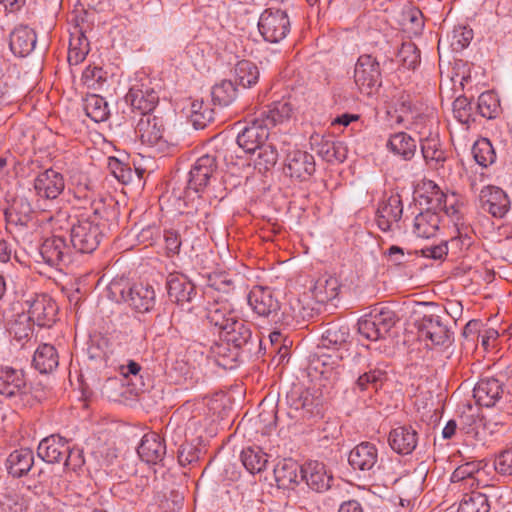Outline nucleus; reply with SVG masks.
<instances>
[{
  "label": "nucleus",
  "mask_w": 512,
  "mask_h": 512,
  "mask_svg": "<svg viewBox=\"0 0 512 512\" xmlns=\"http://www.w3.org/2000/svg\"><path fill=\"white\" fill-rule=\"evenodd\" d=\"M253 159L254 167L260 173L271 170L278 161V151L274 144L266 142L257 148Z\"/></svg>",
  "instance_id": "41"
},
{
  "label": "nucleus",
  "mask_w": 512,
  "mask_h": 512,
  "mask_svg": "<svg viewBox=\"0 0 512 512\" xmlns=\"http://www.w3.org/2000/svg\"><path fill=\"white\" fill-rule=\"evenodd\" d=\"M33 187L39 198L54 200L64 191L65 180L60 172L49 168L35 177Z\"/></svg>",
  "instance_id": "19"
},
{
  "label": "nucleus",
  "mask_w": 512,
  "mask_h": 512,
  "mask_svg": "<svg viewBox=\"0 0 512 512\" xmlns=\"http://www.w3.org/2000/svg\"><path fill=\"white\" fill-rule=\"evenodd\" d=\"M119 292L122 300L136 312L148 313L155 306L156 293L153 286L148 283H134Z\"/></svg>",
  "instance_id": "13"
},
{
  "label": "nucleus",
  "mask_w": 512,
  "mask_h": 512,
  "mask_svg": "<svg viewBox=\"0 0 512 512\" xmlns=\"http://www.w3.org/2000/svg\"><path fill=\"white\" fill-rule=\"evenodd\" d=\"M349 337L348 326L338 323L328 324L321 335L318 349H333L334 352H341V349L347 345Z\"/></svg>",
  "instance_id": "31"
},
{
  "label": "nucleus",
  "mask_w": 512,
  "mask_h": 512,
  "mask_svg": "<svg viewBox=\"0 0 512 512\" xmlns=\"http://www.w3.org/2000/svg\"><path fill=\"white\" fill-rule=\"evenodd\" d=\"M354 81L361 93L372 95L382 84L380 64L370 54L360 55L354 69Z\"/></svg>",
  "instance_id": "6"
},
{
  "label": "nucleus",
  "mask_w": 512,
  "mask_h": 512,
  "mask_svg": "<svg viewBox=\"0 0 512 512\" xmlns=\"http://www.w3.org/2000/svg\"><path fill=\"white\" fill-rule=\"evenodd\" d=\"M439 215L430 206L426 211L419 213L413 223V232L421 238L434 236L439 229Z\"/></svg>",
  "instance_id": "36"
},
{
  "label": "nucleus",
  "mask_w": 512,
  "mask_h": 512,
  "mask_svg": "<svg viewBox=\"0 0 512 512\" xmlns=\"http://www.w3.org/2000/svg\"><path fill=\"white\" fill-rule=\"evenodd\" d=\"M69 441L53 434L42 439L37 447L38 456L47 463H60L68 453Z\"/></svg>",
  "instance_id": "25"
},
{
  "label": "nucleus",
  "mask_w": 512,
  "mask_h": 512,
  "mask_svg": "<svg viewBox=\"0 0 512 512\" xmlns=\"http://www.w3.org/2000/svg\"><path fill=\"white\" fill-rule=\"evenodd\" d=\"M0 395L18 408L32 405L31 386L23 369L0 366Z\"/></svg>",
  "instance_id": "3"
},
{
  "label": "nucleus",
  "mask_w": 512,
  "mask_h": 512,
  "mask_svg": "<svg viewBox=\"0 0 512 512\" xmlns=\"http://www.w3.org/2000/svg\"><path fill=\"white\" fill-rule=\"evenodd\" d=\"M206 318L211 325L218 328L221 338L232 346L235 353L233 359L238 357V351L252 345L251 325L239 317V313L227 300H217L207 307Z\"/></svg>",
  "instance_id": "1"
},
{
  "label": "nucleus",
  "mask_w": 512,
  "mask_h": 512,
  "mask_svg": "<svg viewBox=\"0 0 512 512\" xmlns=\"http://www.w3.org/2000/svg\"><path fill=\"white\" fill-rule=\"evenodd\" d=\"M108 169L112 175L121 183L127 184L133 180L134 172L131 167L115 157L108 158Z\"/></svg>",
  "instance_id": "56"
},
{
  "label": "nucleus",
  "mask_w": 512,
  "mask_h": 512,
  "mask_svg": "<svg viewBox=\"0 0 512 512\" xmlns=\"http://www.w3.org/2000/svg\"><path fill=\"white\" fill-rule=\"evenodd\" d=\"M214 119V111L203 100H195L191 103L190 121L195 129H203Z\"/></svg>",
  "instance_id": "47"
},
{
  "label": "nucleus",
  "mask_w": 512,
  "mask_h": 512,
  "mask_svg": "<svg viewBox=\"0 0 512 512\" xmlns=\"http://www.w3.org/2000/svg\"><path fill=\"white\" fill-rule=\"evenodd\" d=\"M477 109L482 117L495 118L499 110V100L493 92H484L478 97Z\"/></svg>",
  "instance_id": "54"
},
{
  "label": "nucleus",
  "mask_w": 512,
  "mask_h": 512,
  "mask_svg": "<svg viewBox=\"0 0 512 512\" xmlns=\"http://www.w3.org/2000/svg\"><path fill=\"white\" fill-rule=\"evenodd\" d=\"M385 379V371L378 368L371 369L358 377L355 382V388L359 389L360 391H366L370 387L377 390L382 386Z\"/></svg>",
  "instance_id": "52"
},
{
  "label": "nucleus",
  "mask_w": 512,
  "mask_h": 512,
  "mask_svg": "<svg viewBox=\"0 0 512 512\" xmlns=\"http://www.w3.org/2000/svg\"><path fill=\"white\" fill-rule=\"evenodd\" d=\"M72 248L62 236L46 238L39 247L42 260L51 267H59L71 262Z\"/></svg>",
  "instance_id": "16"
},
{
  "label": "nucleus",
  "mask_w": 512,
  "mask_h": 512,
  "mask_svg": "<svg viewBox=\"0 0 512 512\" xmlns=\"http://www.w3.org/2000/svg\"><path fill=\"white\" fill-rule=\"evenodd\" d=\"M178 462L181 466L185 467L192 464L199 459L198 449L191 443H183L177 451Z\"/></svg>",
  "instance_id": "61"
},
{
  "label": "nucleus",
  "mask_w": 512,
  "mask_h": 512,
  "mask_svg": "<svg viewBox=\"0 0 512 512\" xmlns=\"http://www.w3.org/2000/svg\"><path fill=\"white\" fill-rule=\"evenodd\" d=\"M388 443L398 454H411L418 444V432L412 426L395 427L389 433Z\"/></svg>",
  "instance_id": "26"
},
{
  "label": "nucleus",
  "mask_w": 512,
  "mask_h": 512,
  "mask_svg": "<svg viewBox=\"0 0 512 512\" xmlns=\"http://www.w3.org/2000/svg\"><path fill=\"white\" fill-rule=\"evenodd\" d=\"M340 290V283L336 277L323 275L319 277L310 288L313 298L321 304L335 299Z\"/></svg>",
  "instance_id": "35"
},
{
  "label": "nucleus",
  "mask_w": 512,
  "mask_h": 512,
  "mask_svg": "<svg viewBox=\"0 0 512 512\" xmlns=\"http://www.w3.org/2000/svg\"><path fill=\"white\" fill-rule=\"evenodd\" d=\"M446 314H424L416 323L420 337L429 340L432 345L449 346L453 341L454 332L449 327Z\"/></svg>",
  "instance_id": "5"
},
{
  "label": "nucleus",
  "mask_w": 512,
  "mask_h": 512,
  "mask_svg": "<svg viewBox=\"0 0 512 512\" xmlns=\"http://www.w3.org/2000/svg\"><path fill=\"white\" fill-rule=\"evenodd\" d=\"M479 423L480 420L474 413H472L471 408H469L468 413H463L460 416V430L466 434L476 435Z\"/></svg>",
  "instance_id": "64"
},
{
  "label": "nucleus",
  "mask_w": 512,
  "mask_h": 512,
  "mask_svg": "<svg viewBox=\"0 0 512 512\" xmlns=\"http://www.w3.org/2000/svg\"><path fill=\"white\" fill-rule=\"evenodd\" d=\"M398 58L404 68L414 70L421 61L420 50L412 42L403 43L399 49Z\"/></svg>",
  "instance_id": "53"
},
{
  "label": "nucleus",
  "mask_w": 512,
  "mask_h": 512,
  "mask_svg": "<svg viewBox=\"0 0 512 512\" xmlns=\"http://www.w3.org/2000/svg\"><path fill=\"white\" fill-rule=\"evenodd\" d=\"M270 128L258 115L245 122L238 132L237 144L246 153H255L257 148L268 141Z\"/></svg>",
  "instance_id": "10"
},
{
  "label": "nucleus",
  "mask_w": 512,
  "mask_h": 512,
  "mask_svg": "<svg viewBox=\"0 0 512 512\" xmlns=\"http://www.w3.org/2000/svg\"><path fill=\"white\" fill-rule=\"evenodd\" d=\"M426 185L431 190L430 196L427 197V202L431 205L433 210L443 211L447 216L459 220L461 205L457 195L455 193L449 195L445 194L433 181H429Z\"/></svg>",
  "instance_id": "24"
},
{
  "label": "nucleus",
  "mask_w": 512,
  "mask_h": 512,
  "mask_svg": "<svg viewBox=\"0 0 512 512\" xmlns=\"http://www.w3.org/2000/svg\"><path fill=\"white\" fill-rule=\"evenodd\" d=\"M98 208L81 211L76 216L70 234V246L79 253L89 254L97 249L102 239Z\"/></svg>",
  "instance_id": "2"
},
{
  "label": "nucleus",
  "mask_w": 512,
  "mask_h": 512,
  "mask_svg": "<svg viewBox=\"0 0 512 512\" xmlns=\"http://www.w3.org/2000/svg\"><path fill=\"white\" fill-rule=\"evenodd\" d=\"M217 168L216 158L211 155L199 157L189 172V179L186 193L189 196L191 192L201 193L207 187L210 179Z\"/></svg>",
  "instance_id": "15"
},
{
  "label": "nucleus",
  "mask_w": 512,
  "mask_h": 512,
  "mask_svg": "<svg viewBox=\"0 0 512 512\" xmlns=\"http://www.w3.org/2000/svg\"><path fill=\"white\" fill-rule=\"evenodd\" d=\"M421 153L427 165L433 169L443 167L447 159L446 151L442 148L438 134L429 135L420 139Z\"/></svg>",
  "instance_id": "29"
},
{
  "label": "nucleus",
  "mask_w": 512,
  "mask_h": 512,
  "mask_svg": "<svg viewBox=\"0 0 512 512\" xmlns=\"http://www.w3.org/2000/svg\"><path fill=\"white\" fill-rule=\"evenodd\" d=\"M301 466L293 459H282L274 467L275 481L280 488L299 483Z\"/></svg>",
  "instance_id": "34"
},
{
  "label": "nucleus",
  "mask_w": 512,
  "mask_h": 512,
  "mask_svg": "<svg viewBox=\"0 0 512 512\" xmlns=\"http://www.w3.org/2000/svg\"><path fill=\"white\" fill-rule=\"evenodd\" d=\"M237 91L231 80H223L212 88V100L219 106H228L236 99Z\"/></svg>",
  "instance_id": "46"
},
{
  "label": "nucleus",
  "mask_w": 512,
  "mask_h": 512,
  "mask_svg": "<svg viewBox=\"0 0 512 512\" xmlns=\"http://www.w3.org/2000/svg\"><path fill=\"white\" fill-rule=\"evenodd\" d=\"M34 464V454L30 449H18L10 453L6 461L8 473L14 478L26 475Z\"/></svg>",
  "instance_id": "33"
},
{
  "label": "nucleus",
  "mask_w": 512,
  "mask_h": 512,
  "mask_svg": "<svg viewBox=\"0 0 512 512\" xmlns=\"http://www.w3.org/2000/svg\"><path fill=\"white\" fill-rule=\"evenodd\" d=\"M80 211H76L71 215L67 210H58L49 217L52 228L54 231H67L69 235L72 231V226L76 221V216Z\"/></svg>",
  "instance_id": "55"
},
{
  "label": "nucleus",
  "mask_w": 512,
  "mask_h": 512,
  "mask_svg": "<svg viewBox=\"0 0 512 512\" xmlns=\"http://www.w3.org/2000/svg\"><path fill=\"white\" fill-rule=\"evenodd\" d=\"M416 141L406 132H398L390 136L387 149L403 160H411L416 152Z\"/></svg>",
  "instance_id": "37"
},
{
  "label": "nucleus",
  "mask_w": 512,
  "mask_h": 512,
  "mask_svg": "<svg viewBox=\"0 0 512 512\" xmlns=\"http://www.w3.org/2000/svg\"><path fill=\"white\" fill-rule=\"evenodd\" d=\"M258 30L265 41L279 43L290 32L289 17L283 10L265 9L259 17Z\"/></svg>",
  "instance_id": "7"
},
{
  "label": "nucleus",
  "mask_w": 512,
  "mask_h": 512,
  "mask_svg": "<svg viewBox=\"0 0 512 512\" xmlns=\"http://www.w3.org/2000/svg\"><path fill=\"white\" fill-rule=\"evenodd\" d=\"M84 110L86 115L97 123L106 121L109 116L107 102L103 97L95 94L86 97Z\"/></svg>",
  "instance_id": "43"
},
{
  "label": "nucleus",
  "mask_w": 512,
  "mask_h": 512,
  "mask_svg": "<svg viewBox=\"0 0 512 512\" xmlns=\"http://www.w3.org/2000/svg\"><path fill=\"white\" fill-rule=\"evenodd\" d=\"M36 45V34L28 26H19L10 35V49L18 56L28 55Z\"/></svg>",
  "instance_id": "32"
},
{
  "label": "nucleus",
  "mask_w": 512,
  "mask_h": 512,
  "mask_svg": "<svg viewBox=\"0 0 512 512\" xmlns=\"http://www.w3.org/2000/svg\"><path fill=\"white\" fill-rule=\"evenodd\" d=\"M247 301L251 309L259 317L275 320L280 311V302L274 296V292L269 287L254 286L248 296Z\"/></svg>",
  "instance_id": "11"
},
{
  "label": "nucleus",
  "mask_w": 512,
  "mask_h": 512,
  "mask_svg": "<svg viewBox=\"0 0 512 512\" xmlns=\"http://www.w3.org/2000/svg\"><path fill=\"white\" fill-rule=\"evenodd\" d=\"M59 364V356L54 346L40 345L33 356V365L42 374L52 372Z\"/></svg>",
  "instance_id": "38"
},
{
  "label": "nucleus",
  "mask_w": 512,
  "mask_h": 512,
  "mask_svg": "<svg viewBox=\"0 0 512 512\" xmlns=\"http://www.w3.org/2000/svg\"><path fill=\"white\" fill-rule=\"evenodd\" d=\"M480 207L495 218H503L510 208L506 193L495 186H485L479 194Z\"/></svg>",
  "instance_id": "21"
},
{
  "label": "nucleus",
  "mask_w": 512,
  "mask_h": 512,
  "mask_svg": "<svg viewBox=\"0 0 512 512\" xmlns=\"http://www.w3.org/2000/svg\"><path fill=\"white\" fill-rule=\"evenodd\" d=\"M72 193L74 199L79 204V209L76 211L94 208L93 202L95 194L87 177H84L78 183L74 184Z\"/></svg>",
  "instance_id": "45"
},
{
  "label": "nucleus",
  "mask_w": 512,
  "mask_h": 512,
  "mask_svg": "<svg viewBox=\"0 0 512 512\" xmlns=\"http://www.w3.org/2000/svg\"><path fill=\"white\" fill-rule=\"evenodd\" d=\"M90 51V43L84 33L79 30L71 34L68 62L71 65H78L83 62Z\"/></svg>",
  "instance_id": "40"
},
{
  "label": "nucleus",
  "mask_w": 512,
  "mask_h": 512,
  "mask_svg": "<svg viewBox=\"0 0 512 512\" xmlns=\"http://www.w3.org/2000/svg\"><path fill=\"white\" fill-rule=\"evenodd\" d=\"M164 130L163 119L150 113L140 117L135 133L143 144L154 147L162 146L165 143L163 139Z\"/></svg>",
  "instance_id": "17"
},
{
  "label": "nucleus",
  "mask_w": 512,
  "mask_h": 512,
  "mask_svg": "<svg viewBox=\"0 0 512 512\" xmlns=\"http://www.w3.org/2000/svg\"><path fill=\"white\" fill-rule=\"evenodd\" d=\"M243 466L251 474L263 472L268 465V455L258 446H249L240 455Z\"/></svg>",
  "instance_id": "39"
},
{
  "label": "nucleus",
  "mask_w": 512,
  "mask_h": 512,
  "mask_svg": "<svg viewBox=\"0 0 512 512\" xmlns=\"http://www.w3.org/2000/svg\"><path fill=\"white\" fill-rule=\"evenodd\" d=\"M342 352L327 354L324 350L318 349L310 360V369L319 373L324 379L335 381L341 369Z\"/></svg>",
  "instance_id": "22"
},
{
  "label": "nucleus",
  "mask_w": 512,
  "mask_h": 512,
  "mask_svg": "<svg viewBox=\"0 0 512 512\" xmlns=\"http://www.w3.org/2000/svg\"><path fill=\"white\" fill-rule=\"evenodd\" d=\"M62 461H64V467L66 470L78 472L85 463L83 451L69 446L68 453H66L65 458Z\"/></svg>",
  "instance_id": "62"
},
{
  "label": "nucleus",
  "mask_w": 512,
  "mask_h": 512,
  "mask_svg": "<svg viewBox=\"0 0 512 512\" xmlns=\"http://www.w3.org/2000/svg\"><path fill=\"white\" fill-rule=\"evenodd\" d=\"M125 100L133 110H138L142 116L153 112L159 102V95L150 79L144 78L131 86Z\"/></svg>",
  "instance_id": "9"
},
{
  "label": "nucleus",
  "mask_w": 512,
  "mask_h": 512,
  "mask_svg": "<svg viewBox=\"0 0 512 512\" xmlns=\"http://www.w3.org/2000/svg\"><path fill=\"white\" fill-rule=\"evenodd\" d=\"M314 156L306 151L294 149L287 153L284 160L283 172L291 179L308 180L315 172Z\"/></svg>",
  "instance_id": "12"
},
{
  "label": "nucleus",
  "mask_w": 512,
  "mask_h": 512,
  "mask_svg": "<svg viewBox=\"0 0 512 512\" xmlns=\"http://www.w3.org/2000/svg\"><path fill=\"white\" fill-rule=\"evenodd\" d=\"M458 512H490L487 495L476 491L464 494Z\"/></svg>",
  "instance_id": "44"
},
{
  "label": "nucleus",
  "mask_w": 512,
  "mask_h": 512,
  "mask_svg": "<svg viewBox=\"0 0 512 512\" xmlns=\"http://www.w3.org/2000/svg\"><path fill=\"white\" fill-rule=\"evenodd\" d=\"M137 453L147 464H158L166 455V445L158 434L148 433L142 437Z\"/></svg>",
  "instance_id": "27"
},
{
  "label": "nucleus",
  "mask_w": 512,
  "mask_h": 512,
  "mask_svg": "<svg viewBox=\"0 0 512 512\" xmlns=\"http://www.w3.org/2000/svg\"><path fill=\"white\" fill-rule=\"evenodd\" d=\"M399 321L396 312L389 306L376 305L358 321V332L368 340L384 338Z\"/></svg>",
  "instance_id": "4"
},
{
  "label": "nucleus",
  "mask_w": 512,
  "mask_h": 512,
  "mask_svg": "<svg viewBox=\"0 0 512 512\" xmlns=\"http://www.w3.org/2000/svg\"><path fill=\"white\" fill-rule=\"evenodd\" d=\"M403 21L407 29L416 35L421 33L424 27L422 12L415 7H410L404 11Z\"/></svg>",
  "instance_id": "58"
},
{
  "label": "nucleus",
  "mask_w": 512,
  "mask_h": 512,
  "mask_svg": "<svg viewBox=\"0 0 512 512\" xmlns=\"http://www.w3.org/2000/svg\"><path fill=\"white\" fill-rule=\"evenodd\" d=\"M402 214L403 204L401 196L397 193L391 194L379 203L376 211V224L383 232L399 230Z\"/></svg>",
  "instance_id": "14"
},
{
  "label": "nucleus",
  "mask_w": 512,
  "mask_h": 512,
  "mask_svg": "<svg viewBox=\"0 0 512 512\" xmlns=\"http://www.w3.org/2000/svg\"><path fill=\"white\" fill-rule=\"evenodd\" d=\"M349 465L354 470L375 473L380 468L378 449L371 442H361L348 455Z\"/></svg>",
  "instance_id": "18"
},
{
  "label": "nucleus",
  "mask_w": 512,
  "mask_h": 512,
  "mask_svg": "<svg viewBox=\"0 0 512 512\" xmlns=\"http://www.w3.org/2000/svg\"><path fill=\"white\" fill-rule=\"evenodd\" d=\"M296 410L301 411L303 419H311L320 415L319 402L309 391H304L294 400Z\"/></svg>",
  "instance_id": "50"
},
{
  "label": "nucleus",
  "mask_w": 512,
  "mask_h": 512,
  "mask_svg": "<svg viewBox=\"0 0 512 512\" xmlns=\"http://www.w3.org/2000/svg\"><path fill=\"white\" fill-rule=\"evenodd\" d=\"M27 502L15 490H7L0 498V512H25Z\"/></svg>",
  "instance_id": "51"
},
{
  "label": "nucleus",
  "mask_w": 512,
  "mask_h": 512,
  "mask_svg": "<svg viewBox=\"0 0 512 512\" xmlns=\"http://www.w3.org/2000/svg\"><path fill=\"white\" fill-rule=\"evenodd\" d=\"M494 468L503 476H512V448L499 453L494 460Z\"/></svg>",
  "instance_id": "60"
},
{
  "label": "nucleus",
  "mask_w": 512,
  "mask_h": 512,
  "mask_svg": "<svg viewBox=\"0 0 512 512\" xmlns=\"http://www.w3.org/2000/svg\"><path fill=\"white\" fill-rule=\"evenodd\" d=\"M107 79V73L98 66H88L82 73V80L87 87L98 89Z\"/></svg>",
  "instance_id": "57"
},
{
  "label": "nucleus",
  "mask_w": 512,
  "mask_h": 512,
  "mask_svg": "<svg viewBox=\"0 0 512 512\" xmlns=\"http://www.w3.org/2000/svg\"><path fill=\"white\" fill-rule=\"evenodd\" d=\"M300 480L311 490L321 493L331 487L333 477L324 463L311 460L301 465Z\"/></svg>",
  "instance_id": "20"
},
{
  "label": "nucleus",
  "mask_w": 512,
  "mask_h": 512,
  "mask_svg": "<svg viewBox=\"0 0 512 512\" xmlns=\"http://www.w3.org/2000/svg\"><path fill=\"white\" fill-rule=\"evenodd\" d=\"M164 241L167 255L174 256L180 252L182 241L180 234L177 231L166 230L164 232Z\"/></svg>",
  "instance_id": "63"
},
{
  "label": "nucleus",
  "mask_w": 512,
  "mask_h": 512,
  "mask_svg": "<svg viewBox=\"0 0 512 512\" xmlns=\"http://www.w3.org/2000/svg\"><path fill=\"white\" fill-rule=\"evenodd\" d=\"M166 287L169 299L175 303L190 302L195 294L194 284L180 273H170Z\"/></svg>",
  "instance_id": "28"
},
{
  "label": "nucleus",
  "mask_w": 512,
  "mask_h": 512,
  "mask_svg": "<svg viewBox=\"0 0 512 512\" xmlns=\"http://www.w3.org/2000/svg\"><path fill=\"white\" fill-rule=\"evenodd\" d=\"M472 154L475 161L484 168L492 165L496 160L494 147L487 138L480 139L474 143Z\"/></svg>",
  "instance_id": "48"
},
{
  "label": "nucleus",
  "mask_w": 512,
  "mask_h": 512,
  "mask_svg": "<svg viewBox=\"0 0 512 512\" xmlns=\"http://www.w3.org/2000/svg\"><path fill=\"white\" fill-rule=\"evenodd\" d=\"M480 463L467 462L458 466L451 475V481L453 483L464 481L471 487L475 482H479L480 475Z\"/></svg>",
  "instance_id": "49"
},
{
  "label": "nucleus",
  "mask_w": 512,
  "mask_h": 512,
  "mask_svg": "<svg viewBox=\"0 0 512 512\" xmlns=\"http://www.w3.org/2000/svg\"><path fill=\"white\" fill-rule=\"evenodd\" d=\"M236 81L244 88H251L259 81L260 72L255 63L250 60L239 61L234 69Z\"/></svg>",
  "instance_id": "42"
},
{
  "label": "nucleus",
  "mask_w": 512,
  "mask_h": 512,
  "mask_svg": "<svg viewBox=\"0 0 512 512\" xmlns=\"http://www.w3.org/2000/svg\"><path fill=\"white\" fill-rule=\"evenodd\" d=\"M28 318L39 327H51L57 317L58 306L46 293H35L25 300Z\"/></svg>",
  "instance_id": "8"
},
{
  "label": "nucleus",
  "mask_w": 512,
  "mask_h": 512,
  "mask_svg": "<svg viewBox=\"0 0 512 512\" xmlns=\"http://www.w3.org/2000/svg\"><path fill=\"white\" fill-rule=\"evenodd\" d=\"M473 39V31L467 27H456L452 32L451 45L455 50H462L466 48Z\"/></svg>",
  "instance_id": "59"
},
{
  "label": "nucleus",
  "mask_w": 512,
  "mask_h": 512,
  "mask_svg": "<svg viewBox=\"0 0 512 512\" xmlns=\"http://www.w3.org/2000/svg\"><path fill=\"white\" fill-rule=\"evenodd\" d=\"M503 384L496 378H482L473 389L476 403L484 407L495 406L503 397Z\"/></svg>",
  "instance_id": "23"
},
{
  "label": "nucleus",
  "mask_w": 512,
  "mask_h": 512,
  "mask_svg": "<svg viewBox=\"0 0 512 512\" xmlns=\"http://www.w3.org/2000/svg\"><path fill=\"white\" fill-rule=\"evenodd\" d=\"M295 111V105L290 98H283L275 101L267 107L266 110L260 112L259 116L266 122L267 126L272 127L282 124L292 118Z\"/></svg>",
  "instance_id": "30"
}]
</instances>
